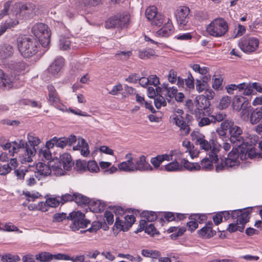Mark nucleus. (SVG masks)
Masks as SVG:
<instances>
[{"label":"nucleus","instance_id":"nucleus-50","mask_svg":"<svg viewBox=\"0 0 262 262\" xmlns=\"http://www.w3.org/2000/svg\"><path fill=\"white\" fill-rule=\"evenodd\" d=\"M126 225L125 223L124 220H121L119 216L116 217V221L114 226V230L115 228L119 231H127L128 229L124 228V225Z\"/></svg>","mask_w":262,"mask_h":262},{"label":"nucleus","instance_id":"nucleus-9","mask_svg":"<svg viewBox=\"0 0 262 262\" xmlns=\"http://www.w3.org/2000/svg\"><path fill=\"white\" fill-rule=\"evenodd\" d=\"M67 219L72 221L70 228L73 231L85 228L90 224V221L85 219V214L79 211L71 212Z\"/></svg>","mask_w":262,"mask_h":262},{"label":"nucleus","instance_id":"nucleus-34","mask_svg":"<svg viewBox=\"0 0 262 262\" xmlns=\"http://www.w3.org/2000/svg\"><path fill=\"white\" fill-rule=\"evenodd\" d=\"M74 201L79 205H86L90 203L88 197L77 192L74 193Z\"/></svg>","mask_w":262,"mask_h":262},{"label":"nucleus","instance_id":"nucleus-4","mask_svg":"<svg viewBox=\"0 0 262 262\" xmlns=\"http://www.w3.org/2000/svg\"><path fill=\"white\" fill-rule=\"evenodd\" d=\"M17 46L19 51L25 57H30L38 51L37 42L26 36L17 39Z\"/></svg>","mask_w":262,"mask_h":262},{"label":"nucleus","instance_id":"nucleus-18","mask_svg":"<svg viewBox=\"0 0 262 262\" xmlns=\"http://www.w3.org/2000/svg\"><path fill=\"white\" fill-rule=\"evenodd\" d=\"M175 124L180 127L181 135L182 136H186L189 134L190 128L188 122L184 117L180 115L176 116L174 118Z\"/></svg>","mask_w":262,"mask_h":262},{"label":"nucleus","instance_id":"nucleus-5","mask_svg":"<svg viewBox=\"0 0 262 262\" xmlns=\"http://www.w3.org/2000/svg\"><path fill=\"white\" fill-rule=\"evenodd\" d=\"M229 26L227 22L222 17L214 19L207 26L206 32L210 36L215 37L224 36L228 31Z\"/></svg>","mask_w":262,"mask_h":262},{"label":"nucleus","instance_id":"nucleus-48","mask_svg":"<svg viewBox=\"0 0 262 262\" xmlns=\"http://www.w3.org/2000/svg\"><path fill=\"white\" fill-rule=\"evenodd\" d=\"M155 105L157 108H160L162 106L166 105V101L164 97L157 95L154 100Z\"/></svg>","mask_w":262,"mask_h":262},{"label":"nucleus","instance_id":"nucleus-35","mask_svg":"<svg viewBox=\"0 0 262 262\" xmlns=\"http://www.w3.org/2000/svg\"><path fill=\"white\" fill-rule=\"evenodd\" d=\"M195 102L196 107L199 111L206 108L208 106L209 103L205 97L202 96L199 97L198 99L196 98Z\"/></svg>","mask_w":262,"mask_h":262},{"label":"nucleus","instance_id":"nucleus-53","mask_svg":"<svg viewBox=\"0 0 262 262\" xmlns=\"http://www.w3.org/2000/svg\"><path fill=\"white\" fill-rule=\"evenodd\" d=\"M245 85V82L239 83L237 85H236L235 84H231L230 85H228L226 86V90L229 94H233V91L234 90H238L239 91H242V90H243V86Z\"/></svg>","mask_w":262,"mask_h":262},{"label":"nucleus","instance_id":"nucleus-42","mask_svg":"<svg viewBox=\"0 0 262 262\" xmlns=\"http://www.w3.org/2000/svg\"><path fill=\"white\" fill-rule=\"evenodd\" d=\"M90 209L94 212H100L103 211L105 209L104 203H101L100 201L93 202L90 205Z\"/></svg>","mask_w":262,"mask_h":262},{"label":"nucleus","instance_id":"nucleus-14","mask_svg":"<svg viewBox=\"0 0 262 262\" xmlns=\"http://www.w3.org/2000/svg\"><path fill=\"white\" fill-rule=\"evenodd\" d=\"M76 141V137L74 135H71L69 137L57 138L53 137L49 141H47L46 146L48 148H53L55 145L58 147L63 148L67 145L71 146Z\"/></svg>","mask_w":262,"mask_h":262},{"label":"nucleus","instance_id":"nucleus-27","mask_svg":"<svg viewBox=\"0 0 262 262\" xmlns=\"http://www.w3.org/2000/svg\"><path fill=\"white\" fill-rule=\"evenodd\" d=\"M60 203V201L57 200L56 198H48L45 203L41 202L40 203V209L42 211L46 212L48 210L46 206L56 207L59 205Z\"/></svg>","mask_w":262,"mask_h":262},{"label":"nucleus","instance_id":"nucleus-62","mask_svg":"<svg viewBox=\"0 0 262 262\" xmlns=\"http://www.w3.org/2000/svg\"><path fill=\"white\" fill-rule=\"evenodd\" d=\"M27 64L24 61H19L15 62L14 64L13 68L14 70L18 73H21L24 72L27 68Z\"/></svg>","mask_w":262,"mask_h":262},{"label":"nucleus","instance_id":"nucleus-57","mask_svg":"<svg viewBox=\"0 0 262 262\" xmlns=\"http://www.w3.org/2000/svg\"><path fill=\"white\" fill-rule=\"evenodd\" d=\"M52 169L53 173L57 176H60L63 175L64 171L61 168L62 165H60L58 163H55L54 165H52Z\"/></svg>","mask_w":262,"mask_h":262},{"label":"nucleus","instance_id":"nucleus-39","mask_svg":"<svg viewBox=\"0 0 262 262\" xmlns=\"http://www.w3.org/2000/svg\"><path fill=\"white\" fill-rule=\"evenodd\" d=\"M141 254L144 257L151 258H158V257L161 256L160 252L156 250L143 249L141 251Z\"/></svg>","mask_w":262,"mask_h":262},{"label":"nucleus","instance_id":"nucleus-28","mask_svg":"<svg viewBox=\"0 0 262 262\" xmlns=\"http://www.w3.org/2000/svg\"><path fill=\"white\" fill-rule=\"evenodd\" d=\"M262 118V106L257 107L251 112L250 121L252 124L258 123Z\"/></svg>","mask_w":262,"mask_h":262},{"label":"nucleus","instance_id":"nucleus-54","mask_svg":"<svg viewBox=\"0 0 262 262\" xmlns=\"http://www.w3.org/2000/svg\"><path fill=\"white\" fill-rule=\"evenodd\" d=\"M51 148H48L46 146L45 148L40 149L39 151L40 157H42L46 160H50L52 159V154L50 150Z\"/></svg>","mask_w":262,"mask_h":262},{"label":"nucleus","instance_id":"nucleus-13","mask_svg":"<svg viewBox=\"0 0 262 262\" xmlns=\"http://www.w3.org/2000/svg\"><path fill=\"white\" fill-rule=\"evenodd\" d=\"M230 135V141L232 144L233 148L243 147L245 145V139L242 136L243 134L242 129L237 126H232L229 130Z\"/></svg>","mask_w":262,"mask_h":262},{"label":"nucleus","instance_id":"nucleus-43","mask_svg":"<svg viewBox=\"0 0 262 262\" xmlns=\"http://www.w3.org/2000/svg\"><path fill=\"white\" fill-rule=\"evenodd\" d=\"M141 216L148 222H153L158 217L157 213L151 211H144L141 213Z\"/></svg>","mask_w":262,"mask_h":262},{"label":"nucleus","instance_id":"nucleus-44","mask_svg":"<svg viewBox=\"0 0 262 262\" xmlns=\"http://www.w3.org/2000/svg\"><path fill=\"white\" fill-rule=\"evenodd\" d=\"M185 89L191 91L194 89V78L192 74L189 73L187 78L185 79Z\"/></svg>","mask_w":262,"mask_h":262},{"label":"nucleus","instance_id":"nucleus-40","mask_svg":"<svg viewBox=\"0 0 262 262\" xmlns=\"http://www.w3.org/2000/svg\"><path fill=\"white\" fill-rule=\"evenodd\" d=\"M165 169L167 171H176L182 170V165L178 162H172L165 166Z\"/></svg>","mask_w":262,"mask_h":262},{"label":"nucleus","instance_id":"nucleus-45","mask_svg":"<svg viewBox=\"0 0 262 262\" xmlns=\"http://www.w3.org/2000/svg\"><path fill=\"white\" fill-rule=\"evenodd\" d=\"M157 14V8L155 6H149L146 10L145 15L149 20H152Z\"/></svg>","mask_w":262,"mask_h":262},{"label":"nucleus","instance_id":"nucleus-56","mask_svg":"<svg viewBox=\"0 0 262 262\" xmlns=\"http://www.w3.org/2000/svg\"><path fill=\"white\" fill-rule=\"evenodd\" d=\"M191 68L196 72H198L201 75L207 74L209 72V68L205 67H201L199 64H193L190 66Z\"/></svg>","mask_w":262,"mask_h":262},{"label":"nucleus","instance_id":"nucleus-15","mask_svg":"<svg viewBox=\"0 0 262 262\" xmlns=\"http://www.w3.org/2000/svg\"><path fill=\"white\" fill-rule=\"evenodd\" d=\"M134 172L152 171L154 168L146 160V157L144 155H141L138 158H133Z\"/></svg>","mask_w":262,"mask_h":262},{"label":"nucleus","instance_id":"nucleus-25","mask_svg":"<svg viewBox=\"0 0 262 262\" xmlns=\"http://www.w3.org/2000/svg\"><path fill=\"white\" fill-rule=\"evenodd\" d=\"M64 59L62 57H57L52 64L49 67V72L52 74H57L64 64Z\"/></svg>","mask_w":262,"mask_h":262},{"label":"nucleus","instance_id":"nucleus-16","mask_svg":"<svg viewBox=\"0 0 262 262\" xmlns=\"http://www.w3.org/2000/svg\"><path fill=\"white\" fill-rule=\"evenodd\" d=\"M51 172L50 166L42 162H39L36 164V171L35 172V176L38 180L49 176Z\"/></svg>","mask_w":262,"mask_h":262},{"label":"nucleus","instance_id":"nucleus-31","mask_svg":"<svg viewBox=\"0 0 262 262\" xmlns=\"http://www.w3.org/2000/svg\"><path fill=\"white\" fill-rule=\"evenodd\" d=\"M168 85V84H163V88L166 91V94L165 96L166 97V99L169 102L171 98L173 97L174 98L178 92V90L176 87H169Z\"/></svg>","mask_w":262,"mask_h":262},{"label":"nucleus","instance_id":"nucleus-52","mask_svg":"<svg viewBox=\"0 0 262 262\" xmlns=\"http://www.w3.org/2000/svg\"><path fill=\"white\" fill-rule=\"evenodd\" d=\"M245 85V82L239 83L237 85H236L235 84H231L230 85H228L226 86V90L229 94H233V91L234 90H238L239 91H242V90H243V86Z\"/></svg>","mask_w":262,"mask_h":262},{"label":"nucleus","instance_id":"nucleus-7","mask_svg":"<svg viewBox=\"0 0 262 262\" xmlns=\"http://www.w3.org/2000/svg\"><path fill=\"white\" fill-rule=\"evenodd\" d=\"M36 6L32 3H15L13 6L12 13L17 18L32 17L35 14Z\"/></svg>","mask_w":262,"mask_h":262},{"label":"nucleus","instance_id":"nucleus-19","mask_svg":"<svg viewBox=\"0 0 262 262\" xmlns=\"http://www.w3.org/2000/svg\"><path fill=\"white\" fill-rule=\"evenodd\" d=\"M213 223L208 222L204 227L198 230L199 236L204 239H208L213 237L215 234V231L212 229Z\"/></svg>","mask_w":262,"mask_h":262},{"label":"nucleus","instance_id":"nucleus-24","mask_svg":"<svg viewBox=\"0 0 262 262\" xmlns=\"http://www.w3.org/2000/svg\"><path fill=\"white\" fill-rule=\"evenodd\" d=\"M224 160L223 158H220V160L217 158V160H213L211 159L209 157L208 158H204L201 162L200 165V170H210L212 169L213 166V162H214L215 163H216V167L217 165H218L219 163H221V160ZM216 171L218 172L216 170Z\"/></svg>","mask_w":262,"mask_h":262},{"label":"nucleus","instance_id":"nucleus-23","mask_svg":"<svg viewBox=\"0 0 262 262\" xmlns=\"http://www.w3.org/2000/svg\"><path fill=\"white\" fill-rule=\"evenodd\" d=\"M58 163L62 166L64 170L67 171L70 170L74 164L71 155L68 153H64L60 155Z\"/></svg>","mask_w":262,"mask_h":262},{"label":"nucleus","instance_id":"nucleus-58","mask_svg":"<svg viewBox=\"0 0 262 262\" xmlns=\"http://www.w3.org/2000/svg\"><path fill=\"white\" fill-rule=\"evenodd\" d=\"M87 163L83 160H77L76 161L75 168L78 171L83 172L86 170Z\"/></svg>","mask_w":262,"mask_h":262},{"label":"nucleus","instance_id":"nucleus-36","mask_svg":"<svg viewBox=\"0 0 262 262\" xmlns=\"http://www.w3.org/2000/svg\"><path fill=\"white\" fill-rule=\"evenodd\" d=\"M245 98L242 96H236L233 99L232 102V106L234 110L239 111H240L244 104Z\"/></svg>","mask_w":262,"mask_h":262},{"label":"nucleus","instance_id":"nucleus-55","mask_svg":"<svg viewBox=\"0 0 262 262\" xmlns=\"http://www.w3.org/2000/svg\"><path fill=\"white\" fill-rule=\"evenodd\" d=\"M119 18L117 16L112 17L106 22V25L108 28L116 27L120 28Z\"/></svg>","mask_w":262,"mask_h":262},{"label":"nucleus","instance_id":"nucleus-17","mask_svg":"<svg viewBox=\"0 0 262 262\" xmlns=\"http://www.w3.org/2000/svg\"><path fill=\"white\" fill-rule=\"evenodd\" d=\"M48 96L47 99L50 105L57 106L58 104H61V100L55 87L50 84L47 86Z\"/></svg>","mask_w":262,"mask_h":262},{"label":"nucleus","instance_id":"nucleus-12","mask_svg":"<svg viewBox=\"0 0 262 262\" xmlns=\"http://www.w3.org/2000/svg\"><path fill=\"white\" fill-rule=\"evenodd\" d=\"M3 138H0V146L3 148L4 150L9 149V153L11 156H14L15 153H17L20 151L24 152L22 157H20V161L25 156V149L26 142L24 140H19L18 142L14 141L12 143L7 142L5 144H3L2 140Z\"/></svg>","mask_w":262,"mask_h":262},{"label":"nucleus","instance_id":"nucleus-51","mask_svg":"<svg viewBox=\"0 0 262 262\" xmlns=\"http://www.w3.org/2000/svg\"><path fill=\"white\" fill-rule=\"evenodd\" d=\"M126 225H124V228L129 229L136 221V217L134 215H127L123 217Z\"/></svg>","mask_w":262,"mask_h":262},{"label":"nucleus","instance_id":"nucleus-1","mask_svg":"<svg viewBox=\"0 0 262 262\" xmlns=\"http://www.w3.org/2000/svg\"><path fill=\"white\" fill-rule=\"evenodd\" d=\"M243 147L233 148L228 154V157L222 160L221 163L216 166V170L221 171L230 168L237 166L239 164L238 158L245 160L247 157L252 159L256 157V152L252 146L245 144Z\"/></svg>","mask_w":262,"mask_h":262},{"label":"nucleus","instance_id":"nucleus-32","mask_svg":"<svg viewBox=\"0 0 262 262\" xmlns=\"http://www.w3.org/2000/svg\"><path fill=\"white\" fill-rule=\"evenodd\" d=\"M155 55V51L150 48L140 49L138 50V56L140 59H147Z\"/></svg>","mask_w":262,"mask_h":262},{"label":"nucleus","instance_id":"nucleus-49","mask_svg":"<svg viewBox=\"0 0 262 262\" xmlns=\"http://www.w3.org/2000/svg\"><path fill=\"white\" fill-rule=\"evenodd\" d=\"M59 48L62 50H67L70 48L71 41L67 38L61 37L59 39Z\"/></svg>","mask_w":262,"mask_h":262},{"label":"nucleus","instance_id":"nucleus-33","mask_svg":"<svg viewBox=\"0 0 262 262\" xmlns=\"http://www.w3.org/2000/svg\"><path fill=\"white\" fill-rule=\"evenodd\" d=\"M181 165L185 169L195 171L200 170V165L198 163H190L185 159H182L181 161Z\"/></svg>","mask_w":262,"mask_h":262},{"label":"nucleus","instance_id":"nucleus-60","mask_svg":"<svg viewBox=\"0 0 262 262\" xmlns=\"http://www.w3.org/2000/svg\"><path fill=\"white\" fill-rule=\"evenodd\" d=\"M132 55L131 51H118L115 56L121 60H127Z\"/></svg>","mask_w":262,"mask_h":262},{"label":"nucleus","instance_id":"nucleus-2","mask_svg":"<svg viewBox=\"0 0 262 262\" xmlns=\"http://www.w3.org/2000/svg\"><path fill=\"white\" fill-rule=\"evenodd\" d=\"M192 140L195 141L196 144L199 145L201 149L209 151L208 157L213 160H217L218 154L220 150L221 145L214 139L209 141L205 139V136L202 134L194 135L191 134Z\"/></svg>","mask_w":262,"mask_h":262},{"label":"nucleus","instance_id":"nucleus-20","mask_svg":"<svg viewBox=\"0 0 262 262\" xmlns=\"http://www.w3.org/2000/svg\"><path fill=\"white\" fill-rule=\"evenodd\" d=\"M126 161L121 162L118 165V168L120 171L125 172H134L133 157L131 153L125 155Z\"/></svg>","mask_w":262,"mask_h":262},{"label":"nucleus","instance_id":"nucleus-8","mask_svg":"<svg viewBox=\"0 0 262 262\" xmlns=\"http://www.w3.org/2000/svg\"><path fill=\"white\" fill-rule=\"evenodd\" d=\"M28 140L29 144L26 143L25 156L21 160V163L31 162L32 161V158L36 153V147L40 143V139L32 133L28 135Z\"/></svg>","mask_w":262,"mask_h":262},{"label":"nucleus","instance_id":"nucleus-61","mask_svg":"<svg viewBox=\"0 0 262 262\" xmlns=\"http://www.w3.org/2000/svg\"><path fill=\"white\" fill-rule=\"evenodd\" d=\"M251 112V107H244L241 111V118L245 121H247L249 120V115Z\"/></svg>","mask_w":262,"mask_h":262},{"label":"nucleus","instance_id":"nucleus-6","mask_svg":"<svg viewBox=\"0 0 262 262\" xmlns=\"http://www.w3.org/2000/svg\"><path fill=\"white\" fill-rule=\"evenodd\" d=\"M32 32L43 47L48 46L51 33L47 25L43 23L34 25L32 28Z\"/></svg>","mask_w":262,"mask_h":262},{"label":"nucleus","instance_id":"nucleus-47","mask_svg":"<svg viewBox=\"0 0 262 262\" xmlns=\"http://www.w3.org/2000/svg\"><path fill=\"white\" fill-rule=\"evenodd\" d=\"M119 18L120 28L126 27L129 21V17L127 14H121L117 16Z\"/></svg>","mask_w":262,"mask_h":262},{"label":"nucleus","instance_id":"nucleus-37","mask_svg":"<svg viewBox=\"0 0 262 262\" xmlns=\"http://www.w3.org/2000/svg\"><path fill=\"white\" fill-rule=\"evenodd\" d=\"M226 116V114L222 112H218L213 115H209L211 121L213 124L223 121L225 119Z\"/></svg>","mask_w":262,"mask_h":262},{"label":"nucleus","instance_id":"nucleus-3","mask_svg":"<svg viewBox=\"0 0 262 262\" xmlns=\"http://www.w3.org/2000/svg\"><path fill=\"white\" fill-rule=\"evenodd\" d=\"M251 212V208L237 209L233 210L231 212V217L236 220V223H231L228 227V231L231 233L238 230L243 232L245 224L249 222L250 214Z\"/></svg>","mask_w":262,"mask_h":262},{"label":"nucleus","instance_id":"nucleus-21","mask_svg":"<svg viewBox=\"0 0 262 262\" xmlns=\"http://www.w3.org/2000/svg\"><path fill=\"white\" fill-rule=\"evenodd\" d=\"M174 27L171 20H169L164 25L156 32L158 37H168L174 33Z\"/></svg>","mask_w":262,"mask_h":262},{"label":"nucleus","instance_id":"nucleus-26","mask_svg":"<svg viewBox=\"0 0 262 262\" xmlns=\"http://www.w3.org/2000/svg\"><path fill=\"white\" fill-rule=\"evenodd\" d=\"M73 149L74 150H80L81 155L84 157H87L90 154L88 144L84 139H79L77 145L74 146Z\"/></svg>","mask_w":262,"mask_h":262},{"label":"nucleus","instance_id":"nucleus-30","mask_svg":"<svg viewBox=\"0 0 262 262\" xmlns=\"http://www.w3.org/2000/svg\"><path fill=\"white\" fill-rule=\"evenodd\" d=\"M13 53V49L9 45H5L0 50V57L2 59H5L11 56Z\"/></svg>","mask_w":262,"mask_h":262},{"label":"nucleus","instance_id":"nucleus-10","mask_svg":"<svg viewBox=\"0 0 262 262\" xmlns=\"http://www.w3.org/2000/svg\"><path fill=\"white\" fill-rule=\"evenodd\" d=\"M259 43V41L257 38L246 35L239 39L238 45L244 52L251 53L258 49Z\"/></svg>","mask_w":262,"mask_h":262},{"label":"nucleus","instance_id":"nucleus-22","mask_svg":"<svg viewBox=\"0 0 262 262\" xmlns=\"http://www.w3.org/2000/svg\"><path fill=\"white\" fill-rule=\"evenodd\" d=\"M61 253L52 254L49 252H43L36 255V259L42 262H49L53 259L61 260Z\"/></svg>","mask_w":262,"mask_h":262},{"label":"nucleus","instance_id":"nucleus-64","mask_svg":"<svg viewBox=\"0 0 262 262\" xmlns=\"http://www.w3.org/2000/svg\"><path fill=\"white\" fill-rule=\"evenodd\" d=\"M145 232L151 236H154L156 234H159V232L157 231L152 224H150L148 226H146L145 228Z\"/></svg>","mask_w":262,"mask_h":262},{"label":"nucleus","instance_id":"nucleus-11","mask_svg":"<svg viewBox=\"0 0 262 262\" xmlns=\"http://www.w3.org/2000/svg\"><path fill=\"white\" fill-rule=\"evenodd\" d=\"M190 9L186 6L179 7L175 12V17L179 27L184 28L189 25L191 15Z\"/></svg>","mask_w":262,"mask_h":262},{"label":"nucleus","instance_id":"nucleus-63","mask_svg":"<svg viewBox=\"0 0 262 262\" xmlns=\"http://www.w3.org/2000/svg\"><path fill=\"white\" fill-rule=\"evenodd\" d=\"M234 126L233 121L228 119L224 120L220 125V127L226 131H227L228 129L230 130V128Z\"/></svg>","mask_w":262,"mask_h":262},{"label":"nucleus","instance_id":"nucleus-59","mask_svg":"<svg viewBox=\"0 0 262 262\" xmlns=\"http://www.w3.org/2000/svg\"><path fill=\"white\" fill-rule=\"evenodd\" d=\"M86 170L92 172H97L99 168L95 161H90L87 163Z\"/></svg>","mask_w":262,"mask_h":262},{"label":"nucleus","instance_id":"nucleus-46","mask_svg":"<svg viewBox=\"0 0 262 262\" xmlns=\"http://www.w3.org/2000/svg\"><path fill=\"white\" fill-rule=\"evenodd\" d=\"M61 255L62 256L61 257V260H71L73 262H83L84 260V256L83 255L70 257V256L64 254H61Z\"/></svg>","mask_w":262,"mask_h":262},{"label":"nucleus","instance_id":"nucleus-38","mask_svg":"<svg viewBox=\"0 0 262 262\" xmlns=\"http://www.w3.org/2000/svg\"><path fill=\"white\" fill-rule=\"evenodd\" d=\"M226 116V114L222 112H218L213 115H209L211 121L213 124L223 121L225 119Z\"/></svg>","mask_w":262,"mask_h":262},{"label":"nucleus","instance_id":"nucleus-29","mask_svg":"<svg viewBox=\"0 0 262 262\" xmlns=\"http://www.w3.org/2000/svg\"><path fill=\"white\" fill-rule=\"evenodd\" d=\"M15 78L11 79L5 74L3 71L0 70V88L8 87L11 88L13 83L14 82Z\"/></svg>","mask_w":262,"mask_h":262},{"label":"nucleus","instance_id":"nucleus-41","mask_svg":"<svg viewBox=\"0 0 262 262\" xmlns=\"http://www.w3.org/2000/svg\"><path fill=\"white\" fill-rule=\"evenodd\" d=\"M19 21L17 20L10 21L9 22L6 21L0 27V36L2 35L7 29L14 27V26L17 25Z\"/></svg>","mask_w":262,"mask_h":262}]
</instances>
